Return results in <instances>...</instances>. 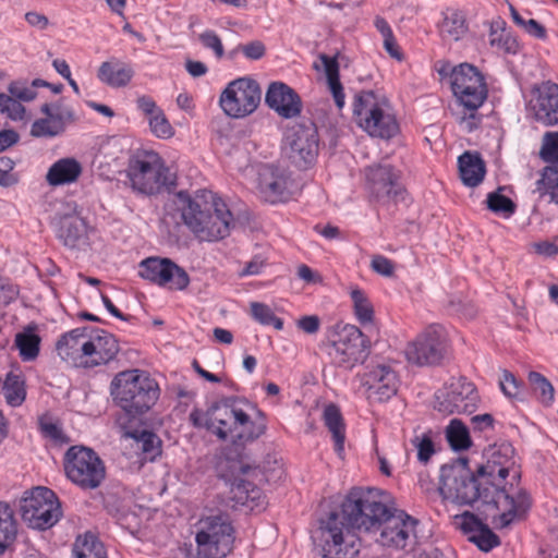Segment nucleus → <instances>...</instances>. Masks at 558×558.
I'll return each mask as SVG.
<instances>
[{"label":"nucleus","instance_id":"1","mask_svg":"<svg viewBox=\"0 0 558 558\" xmlns=\"http://www.w3.org/2000/svg\"><path fill=\"white\" fill-rule=\"evenodd\" d=\"M384 496L379 489L353 487L340 507L327 514L322 529L327 556L340 558L354 553L355 530L379 531L376 542L381 546L405 548L417 520L404 511L392 510Z\"/></svg>","mask_w":558,"mask_h":558},{"label":"nucleus","instance_id":"2","mask_svg":"<svg viewBox=\"0 0 558 558\" xmlns=\"http://www.w3.org/2000/svg\"><path fill=\"white\" fill-rule=\"evenodd\" d=\"M438 489L445 499L459 505H473L481 500L494 510L490 517L500 529L510 525L515 518L523 517L531 507L526 490L509 493L497 482H492L485 473L480 474V465L472 471L466 458H458L441 466Z\"/></svg>","mask_w":558,"mask_h":558},{"label":"nucleus","instance_id":"3","mask_svg":"<svg viewBox=\"0 0 558 558\" xmlns=\"http://www.w3.org/2000/svg\"><path fill=\"white\" fill-rule=\"evenodd\" d=\"M173 203L183 223L199 241H219L230 234L233 216L227 204L213 192L201 190L192 195L180 191Z\"/></svg>","mask_w":558,"mask_h":558},{"label":"nucleus","instance_id":"4","mask_svg":"<svg viewBox=\"0 0 558 558\" xmlns=\"http://www.w3.org/2000/svg\"><path fill=\"white\" fill-rule=\"evenodd\" d=\"M114 402L130 417L146 413L159 398V387L145 372L130 369L120 372L111 381Z\"/></svg>","mask_w":558,"mask_h":558},{"label":"nucleus","instance_id":"5","mask_svg":"<svg viewBox=\"0 0 558 558\" xmlns=\"http://www.w3.org/2000/svg\"><path fill=\"white\" fill-rule=\"evenodd\" d=\"M124 173V184L138 195H156L165 187L175 184L174 177L162 158L153 150H138L133 154Z\"/></svg>","mask_w":558,"mask_h":558},{"label":"nucleus","instance_id":"6","mask_svg":"<svg viewBox=\"0 0 558 558\" xmlns=\"http://www.w3.org/2000/svg\"><path fill=\"white\" fill-rule=\"evenodd\" d=\"M353 116L360 128L371 136L391 138L399 131L396 117L385 97L377 96L373 90H362L355 95Z\"/></svg>","mask_w":558,"mask_h":558},{"label":"nucleus","instance_id":"7","mask_svg":"<svg viewBox=\"0 0 558 558\" xmlns=\"http://www.w3.org/2000/svg\"><path fill=\"white\" fill-rule=\"evenodd\" d=\"M234 529L227 514H215L199 521L195 535L197 558H226L233 549Z\"/></svg>","mask_w":558,"mask_h":558},{"label":"nucleus","instance_id":"8","mask_svg":"<svg viewBox=\"0 0 558 558\" xmlns=\"http://www.w3.org/2000/svg\"><path fill=\"white\" fill-rule=\"evenodd\" d=\"M66 477L84 490L100 486L106 477V468L100 457L85 446H71L63 458Z\"/></svg>","mask_w":558,"mask_h":558},{"label":"nucleus","instance_id":"9","mask_svg":"<svg viewBox=\"0 0 558 558\" xmlns=\"http://www.w3.org/2000/svg\"><path fill=\"white\" fill-rule=\"evenodd\" d=\"M20 513L29 527L45 531L60 520L62 510L54 492L38 486L20 500Z\"/></svg>","mask_w":558,"mask_h":558},{"label":"nucleus","instance_id":"10","mask_svg":"<svg viewBox=\"0 0 558 558\" xmlns=\"http://www.w3.org/2000/svg\"><path fill=\"white\" fill-rule=\"evenodd\" d=\"M371 352V340L354 325L342 326L327 347L332 364L345 369L363 364Z\"/></svg>","mask_w":558,"mask_h":558},{"label":"nucleus","instance_id":"11","mask_svg":"<svg viewBox=\"0 0 558 558\" xmlns=\"http://www.w3.org/2000/svg\"><path fill=\"white\" fill-rule=\"evenodd\" d=\"M262 100L258 83L250 77L230 82L220 95L219 104L223 112L234 119L252 114Z\"/></svg>","mask_w":558,"mask_h":558},{"label":"nucleus","instance_id":"12","mask_svg":"<svg viewBox=\"0 0 558 558\" xmlns=\"http://www.w3.org/2000/svg\"><path fill=\"white\" fill-rule=\"evenodd\" d=\"M453 95L470 111H476L486 100L488 89L483 74L470 63L454 66L450 73Z\"/></svg>","mask_w":558,"mask_h":558},{"label":"nucleus","instance_id":"13","mask_svg":"<svg viewBox=\"0 0 558 558\" xmlns=\"http://www.w3.org/2000/svg\"><path fill=\"white\" fill-rule=\"evenodd\" d=\"M244 418L243 410L227 403L213 404L206 412L193 410L190 413V421L195 427L206 428L221 440L230 437L235 441L234 433L238 424H241Z\"/></svg>","mask_w":558,"mask_h":558},{"label":"nucleus","instance_id":"14","mask_svg":"<svg viewBox=\"0 0 558 558\" xmlns=\"http://www.w3.org/2000/svg\"><path fill=\"white\" fill-rule=\"evenodd\" d=\"M319 138L312 121L291 128L284 138V150L290 161L299 169H307L318 156Z\"/></svg>","mask_w":558,"mask_h":558},{"label":"nucleus","instance_id":"15","mask_svg":"<svg viewBox=\"0 0 558 558\" xmlns=\"http://www.w3.org/2000/svg\"><path fill=\"white\" fill-rule=\"evenodd\" d=\"M480 402V396L473 383L465 377L451 379L445 390L435 395V409L444 414H472Z\"/></svg>","mask_w":558,"mask_h":558},{"label":"nucleus","instance_id":"16","mask_svg":"<svg viewBox=\"0 0 558 558\" xmlns=\"http://www.w3.org/2000/svg\"><path fill=\"white\" fill-rule=\"evenodd\" d=\"M365 177L371 195L377 202L388 205L405 199L407 191L400 181L401 173L391 165L369 166L365 169Z\"/></svg>","mask_w":558,"mask_h":558},{"label":"nucleus","instance_id":"17","mask_svg":"<svg viewBox=\"0 0 558 558\" xmlns=\"http://www.w3.org/2000/svg\"><path fill=\"white\" fill-rule=\"evenodd\" d=\"M445 353L446 339L438 326L427 327L405 349L407 360L418 366L439 364Z\"/></svg>","mask_w":558,"mask_h":558},{"label":"nucleus","instance_id":"18","mask_svg":"<svg viewBox=\"0 0 558 558\" xmlns=\"http://www.w3.org/2000/svg\"><path fill=\"white\" fill-rule=\"evenodd\" d=\"M40 112L45 118L33 122L31 134L34 137H54L65 131L68 124L76 121V116L72 107L64 104L60 98L54 102H45L40 107Z\"/></svg>","mask_w":558,"mask_h":558},{"label":"nucleus","instance_id":"19","mask_svg":"<svg viewBox=\"0 0 558 558\" xmlns=\"http://www.w3.org/2000/svg\"><path fill=\"white\" fill-rule=\"evenodd\" d=\"M138 274L146 280L177 290H183L190 283L187 272L169 258L148 257L141 262Z\"/></svg>","mask_w":558,"mask_h":558},{"label":"nucleus","instance_id":"20","mask_svg":"<svg viewBox=\"0 0 558 558\" xmlns=\"http://www.w3.org/2000/svg\"><path fill=\"white\" fill-rule=\"evenodd\" d=\"M293 181L282 170L272 166L258 172L257 190L262 199L270 204L287 202L292 195Z\"/></svg>","mask_w":558,"mask_h":558},{"label":"nucleus","instance_id":"21","mask_svg":"<svg viewBox=\"0 0 558 558\" xmlns=\"http://www.w3.org/2000/svg\"><path fill=\"white\" fill-rule=\"evenodd\" d=\"M364 385L368 399L384 402L397 393L399 378L389 365L378 364L365 373Z\"/></svg>","mask_w":558,"mask_h":558},{"label":"nucleus","instance_id":"22","mask_svg":"<svg viewBox=\"0 0 558 558\" xmlns=\"http://www.w3.org/2000/svg\"><path fill=\"white\" fill-rule=\"evenodd\" d=\"M513 466L514 448L509 442H502L489 449L486 463L480 464V474L485 473L492 482L499 484L510 471H513V477H519Z\"/></svg>","mask_w":558,"mask_h":558},{"label":"nucleus","instance_id":"23","mask_svg":"<svg viewBox=\"0 0 558 558\" xmlns=\"http://www.w3.org/2000/svg\"><path fill=\"white\" fill-rule=\"evenodd\" d=\"M265 102L284 119L295 118L302 111L300 96L294 89L282 82H274L268 86Z\"/></svg>","mask_w":558,"mask_h":558},{"label":"nucleus","instance_id":"24","mask_svg":"<svg viewBox=\"0 0 558 558\" xmlns=\"http://www.w3.org/2000/svg\"><path fill=\"white\" fill-rule=\"evenodd\" d=\"M535 98L531 101L534 118L543 125L558 123V85L546 82L533 88Z\"/></svg>","mask_w":558,"mask_h":558},{"label":"nucleus","instance_id":"25","mask_svg":"<svg viewBox=\"0 0 558 558\" xmlns=\"http://www.w3.org/2000/svg\"><path fill=\"white\" fill-rule=\"evenodd\" d=\"M86 362L84 367H95L112 361L119 352V343L113 335L106 330L89 332L88 343L85 344Z\"/></svg>","mask_w":558,"mask_h":558},{"label":"nucleus","instance_id":"26","mask_svg":"<svg viewBox=\"0 0 558 558\" xmlns=\"http://www.w3.org/2000/svg\"><path fill=\"white\" fill-rule=\"evenodd\" d=\"M89 331L88 327H82L64 333L56 344L58 355L63 361L84 366L87 355L84 347L88 343Z\"/></svg>","mask_w":558,"mask_h":558},{"label":"nucleus","instance_id":"27","mask_svg":"<svg viewBox=\"0 0 558 558\" xmlns=\"http://www.w3.org/2000/svg\"><path fill=\"white\" fill-rule=\"evenodd\" d=\"M134 75L133 64L117 57H110L107 61H104L97 71V78L112 88L128 86Z\"/></svg>","mask_w":558,"mask_h":558},{"label":"nucleus","instance_id":"28","mask_svg":"<svg viewBox=\"0 0 558 558\" xmlns=\"http://www.w3.org/2000/svg\"><path fill=\"white\" fill-rule=\"evenodd\" d=\"M87 230L83 218L75 215L63 216L58 223L57 236L66 247L82 250L89 244Z\"/></svg>","mask_w":558,"mask_h":558},{"label":"nucleus","instance_id":"29","mask_svg":"<svg viewBox=\"0 0 558 558\" xmlns=\"http://www.w3.org/2000/svg\"><path fill=\"white\" fill-rule=\"evenodd\" d=\"M83 172V167L73 157H64L53 162L46 174V181L50 186H60L74 183Z\"/></svg>","mask_w":558,"mask_h":558},{"label":"nucleus","instance_id":"30","mask_svg":"<svg viewBox=\"0 0 558 558\" xmlns=\"http://www.w3.org/2000/svg\"><path fill=\"white\" fill-rule=\"evenodd\" d=\"M461 181L464 185L474 187L481 184L486 174V166L480 154L465 151L458 158Z\"/></svg>","mask_w":558,"mask_h":558},{"label":"nucleus","instance_id":"31","mask_svg":"<svg viewBox=\"0 0 558 558\" xmlns=\"http://www.w3.org/2000/svg\"><path fill=\"white\" fill-rule=\"evenodd\" d=\"M323 421L325 426L332 435L335 451L339 457L344 452L345 424L338 405L329 403L323 411Z\"/></svg>","mask_w":558,"mask_h":558},{"label":"nucleus","instance_id":"32","mask_svg":"<svg viewBox=\"0 0 558 558\" xmlns=\"http://www.w3.org/2000/svg\"><path fill=\"white\" fill-rule=\"evenodd\" d=\"M319 60L324 69L328 88L333 97L338 109H342L344 106V93L343 86L340 82L339 63L337 57H329L325 53L319 54Z\"/></svg>","mask_w":558,"mask_h":558},{"label":"nucleus","instance_id":"33","mask_svg":"<svg viewBox=\"0 0 558 558\" xmlns=\"http://www.w3.org/2000/svg\"><path fill=\"white\" fill-rule=\"evenodd\" d=\"M125 436L133 438L137 450H141L145 458L154 460L161 453V440L153 432L147 429L126 430Z\"/></svg>","mask_w":558,"mask_h":558},{"label":"nucleus","instance_id":"34","mask_svg":"<svg viewBox=\"0 0 558 558\" xmlns=\"http://www.w3.org/2000/svg\"><path fill=\"white\" fill-rule=\"evenodd\" d=\"M257 415L258 417L252 421L245 413V418L241 424H238L236 432L234 433V442L253 441L265 434L267 428L265 414L258 410Z\"/></svg>","mask_w":558,"mask_h":558},{"label":"nucleus","instance_id":"35","mask_svg":"<svg viewBox=\"0 0 558 558\" xmlns=\"http://www.w3.org/2000/svg\"><path fill=\"white\" fill-rule=\"evenodd\" d=\"M16 533L13 510L8 504L0 502V555L13 544Z\"/></svg>","mask_w":558,"mask_h":558},{"label":"nucleus","instance_id":"36","mask_svg":"<svg viewBox=\"0 0 558 558\" xmlns=\"http://www.w3.org/2000/svg\"><path fill=\"white\" fill-rule=\"evenodd\" d=\"M36 327H28L15 336V345L23 361H34L39 354L40 337L35 333Z\"/></svg>","mask_w":558,"mask_h":558},{"label":"nucleus","instance_id":"37","mask_svg":"<svg viewBox=\"0 0 558 558\" xmlns=\"http://www.w3.org/2000/svg\"><path fill=\"white\" fill-rule=\"evenodd\" d=\"M73 553L76 558H107L104 544L90 533H86L83 537H77Z\"/></svg>","mask_w":558,"mask_h":558},{"label":"nucleus","instance_id":"38","mask_svg":"<svg viewBox=\"0 0 558 558\" xmlns=\"http://www.w3.org/2000/svg\"><path fill=\"white\" fill-rule=\"evenodd\" d=\"M439 32L442 38L459 40L466 33L465 19L462 13L448 11L439 24Z\"/></svg>","mask_w":558,"mask_h":558},{"label":"nucleus","instance_id":"39","mask_svg":"<svg viewBox=\"0 0 558 558\" xmlns=\"http://www.w3.org/2000/svg\"><path fill=\"white\" fill-rule=\"evenodd\" d=\"M446 437L454 450H466L472 445L468 427L458 418L451 420Z\"/></svg>","mask_w":558,"mask_h":558},{"label":"nucleus","instance_id":"40","mask_svg":"<svg viewBox=\"0 0 558 558\" xmlns=\"http://www.w3.org/2000/svg\"><path fill=\"white\" fill-rule=\"evenodd\" d=\"M3 393L7 399V402L12 407H17L22 404L25 400L26 391L24 387V381L20 378L19 375L13 373H9L4 380L3 385Z\"/></svg>","mask_w":558,"mask_h":558},{"label":"nucleus","instance_id":"41","mask_svg":"<svg viewBox=\"0 0 558 558\" xmlns=\"http://www.w3.org/2000/svg\"><path fill=\"white\" fill-rule=\"evenodd\" d=\"M351 299L357 320L361 324L371 323L374 317V310L366 294L360 289H354L351 291Z\"/></svg>","mask_w":558,"mask_h":558},{"label":"nucleus","instance_id":"42","mask_svg":"<svg viewBox=\"0 0 558 558\" xmlns=\"http://www.w3.org/2000/svg\"><path fill=\"white\" fill-rule=\"evenodd\" d=\"M489 44L492 47H496L509 54H515L520 50V45L517 38L506 29H501L500 32L492 29L489 34Z\"/></svg>","mask_w":558,"mask_h":558},{"label":"nucleus","instance_id":"43","mask_svg":"<svg viewBox=\"0 0 558 558\" xmlns=\"http://www.w3.org/2000/svg\"><path fill=\"white\" fill-rule=\"evenodd\" d=\"M251 315L259 324L265 326H274L277 330L283 328V320L277 317L274 311L264 303L252 302Z\"/></svg>","mask_w":558,"mask_h":558},{"label":"nucleus","instance_id":"44","mask_svg":"<svg viewBox=\"0 0 558 558\" xmlns=\"http://www.w3.org/2000/svg\"><path fill=\"white\" fill-rule=\"evenodd\" d=\"M529 381L535 392H539L541 401L549 405L554 401L555 389L550 381L538 372H530Z\"/></svg>","mask_w":558,"mask_h":558},{"label":"nucleus","instance_id":"45","mask_svg":"<svg viewBox=\"0 0 558 558\" xmlns=\"http://www.w3.org/2000/svg\"><path fill=\"white\" fill-rule=\"evenodd\" d=\"M411 444L417 450V460L421 463L426 464L436 452L430 432L415 435Z\"/></svg>","mask_w":558,"mask_h":558},{"label":"nucleus","instance_id":"46","mask_svg":"<svg viewBox=\"0 0 558 558\" xmlns=\"http://www.w3.org/2000/svg\"><path fill=\"white\" fill-rule=\"evenodd\" d=\"M498 191L489 193L487 195V207L489 210L496 214H504L506 217L511 216L515 211V204L507 196L500 194Z\"/></svg>","mask_w":558,"mask_h":558},{"label":"nucleus","instance_id":"47","mask_svg":"<svg viewBox=\"0 0 558 558\" xmlns=\"http://www.w3.org/2000/svg\"><path fill=\"white\" fill-rule=\"evenodd\" d=\"M469 539L474 543L481 550L489 551L500 544L499 537L484 523L481 529Z\"/></svg>","mask_w":558,"mask_h":558},{"label":"nucleus","instance_id":"48","mask_svg":"<svg viewBox=\"0 0 558 558\" xmlns=\"http://www.w3.org/2000/svg\"><path fill=\"white\" fill-rule=\"evenodd\" d=\"M539 156L545 162L558 165V132H546Z\"/></svg>","mask_w":558,"mask_h":558},{"label":"nucleus","instance_id":"49","mask_svg":"<svg viewBox=\"0 0 558 558\" xmlns=\"http://www.w3.org/2000/svg\"><path fill=\"white\" fill-rule=\"evenodd\" d=\"M0 111L5 113L11 120H23L25 107L10 95L0 94Z\"/></svg>","mask_w":558,"mask_h":558},{"label":"nucleus","instance_id":"50","mask_svg":"<svg viewBox=\"0 0 558 558\" xmlns=\"http://www.w3.org/2000/svg\"><path fill=\"white\" fill-rule=\"evenodd\" d=\"M149 126L157 137L169 138L173 135V128L162 110H157L156 113L149 118Z\"/></svg>","mask_w":558,"mask_h":558},{"label":"nucleus","instance_id":"51","mask_svg":"<svg viewBox=\"0 0 558 558\" xmlns=\"http://www.w3.org/2000/svg\"><path fill=\"white\" fill-rule=\"evenodd\" d=\"M231 489L234 493V498L241 502H244L250 498L255 499L259 493L255 484L251 481L238 477L234 478Z\"/></svg>","mask_w":558,"mask_h":558},{"label":"nucleus","instance_id":"52","mask_svg":"<svg viewBox=\"0 0 558 558\" xmlns=\"http://www.w3.org/2000/svg\"><path fill=\"white\" fill-rule=\"evenodd\" d=\"M558 183V168L547 166L544 168L541 179L536 182V190L539 194H547Z\"/></svg>","mask_w":558,"mask_h":558},{"label":"nucleus","instance_id":"53","mask_svg":"<svg viewBox=\"0 0 558 558\" xmlns=\"http://www.w3.org/2000/svg\"><path fill=\"white\" fill-rule=\"evenodd\" d=\"M9 93L19 101H32L36 98L37 93L33 87L24 81H14L9 85Z\"/></svg>","mask_w":558,"mask_h":558},{"label":"nucleus","instance_id":"54","mask_svg":"<svg viewBox=\"0 0 558 558\" xmlns=\"http://www.w3.org/2000/svg\"><path fill=\"white\" fill-rule=\"evenodd\" d=\"M199 41L207 49H211L218 59L225 54V49L220 37L214 31H205L198 36Z\"/></svg>","mask_w":558,"mask_h":558},{"label":"nucleus","instance_id":"55","mask_svg":"<svg viewBox=\"0 0 558 558\" xmlns=\"http://www.w3.org/2000/svg\"><path fill=\"white\" fill-rule=\"evenodd\" d=\"M520 383L517 380L514 375L509 371L502 372V378L500 379V389L508 398H517L519 395Z\"/></svg>","mask_w":558,"mask_h":558},{"label":"nucleus","instance_id":"56","mask_svg":"<svg viewBox=\"0 0 558 558\" xmlns=\"http://www.w3.org/2000/svg\"><path fill=\"white\" fill-rule=\"evenodd\" d=\"M371 268L385 277H391L395 272V264L383 255H374L371 262Z\"/></svg>","mask_w":558,"mask_h":558},{"label":"nucleus","instance_id":"57","mask_svg":"<svg viewBox=\"0 0 558 558\" xmlns=\"http://www.w3.org/2000/svg\"><path fill=\"white\" fill-rule=\"evenodd\" d=\"M238 49L250 60H259L266 52V47L260 40H253L245 45H240Z\"/></svg>","mask_w":558,"mask_h":558},{"label":"nucleus","instance_id":"58","mask_svg":"<svg viewBox=\"0 0 558 558\" xmlns=\"http://www.w3.org/2000/svg\"><path fill=\"white\" fill-rule=\"evenodd\" d=\"M461 530L466 534H475L484 522L474 513L465 511L462 515Z\"/></svg>","mask_w":558,"mask_h":558},{"label":"nucleus","instance_id":"59","mask_svg":"<svg viewBox=\"0 0 558 558\" xmlns=\"http://www.w3.org/2000/svg\"><path fill=\"white\" fill-rule=\"evenodd\" d=\"M40 430L45 437L56 442L63 444L69 441V439L63 435L62 429L54 423H40Z\"/></svg>","mask_w":558,"mask_h":558},{"label":"nucleus","instance_id":"60","mask_svg":"<svg viewBox=\"0 0 558 558\" xmlns=\"http://www.w3.org/2000/svg\"><path fill=\"white\" fill-rule=\"evenodd\" d=\"M296 326L305 333L314 335L319 330L320 319L316 315L303 316L296 322Z\"/></svg>","mask_w":558,"mask_h":558},{"label":"nucleus","instance_id":"61","mask_svg":"<svg viewBox=\"0 0 558 558\" xmlns=\"http://www.w3.org/2000/svg\"><path fill=\"white\" fill-rule=\"evenodd\" d=\"M25 21L28 23L29 26L35 27L39 31H44L49 25L48 17L39 13L37 11H29L25 13Z\"/></svg>","mask_w":558,"mask_h":558},{"label":"nucleus","instance_id":"62","mask_svg":"<svg viewBox=\"0 0 558 558\" xmlns=\"http://www.w3.org/2000/svg\"><path fill=\"white\" fill-rule=\"evenodd\" d=\"M523 29L531 36L537 39H545L547 37L546 28L534 19H530L525 22Z\"/></svg>","mask_w":558,"mask_h":558},{"label":"nucleus","instance_id":"63","mask_svg":"<svg viewBox=\"0 0 558 558\" xmlns=\"http://www.w3.org/2000/svg\"><path fill=\"white\" fill-rule=\"evenodd\" d=\"M20 140V135L14 130H1L0 131V153L4 151L9 147L16 144Z\"/></svg>","mask_w":558,"mask_h":558},{"label":"nucleus","instance_id":"64","mask_svg":"<svg viewBox=\"0 0 558 558\" xmlns=\"http://www.w3.org/2000/svg\"><path fill=\"white\" fill-rule=\"evenodd\" d=\"M473 424V428L480 432L485 430L487 428H492L494 425V417L492 414L484 413L475 415L471 418Z\"/></svg>","mask_w":558,"mask_h":558}]
</instances>
